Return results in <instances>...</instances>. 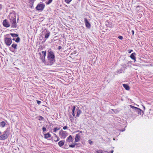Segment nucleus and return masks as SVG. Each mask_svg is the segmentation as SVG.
Masks as SVG:
<instances>
[{
  "mask_svg": "<svg viewBox=\"0 0 153 153\" xmlns=\"http://www.w3.org/2000/svg\"><path fill=\"white\" fill-rule=\"evenodd\" d=\"M47 59L51 65L55 61V56L53 51L51 49H49L48 51Z\"/></svg>",
  "mask_w": 153,
  "mask_h": 153,
  "instance_id": "1",
  "label": "nucleus"
},
{
  "mask_svg": "<svg viewBox=\"0 0 153 153\" xmlns=\"http://www.w3.org/2000/svg\"><path fill=\"white\" fill-rule=\"evenodd\" d=\"M75 112L76 114L75 117H79L82 113V111L79 107L76 106H74L72 109V114L74 117L75 116Z\"/></svg>",
  "mask_w": 153,
  "mask_h": 153,
  "instance_id": "2",
  "label": "nucleus"
},
{
  "mask_svg": "<svg viewBox=\"0 0 153 153\" xmlns=\"http://www.w3.org/2000/svg\"><path fill=\"white\" fill-rule=\"evenodd\" d=\"M10 134V130L8 128H7L3 132V134L0 136V140H5L8 137Z\"/></svg>",
  "mask_w": 153,
  "mask_h": 153,
  "instance_id": "3",
  "label": "nucleus"
},
{
  "mask_svg": "<svg viewBox=\"0 0 153 153\" xmlns=\"http://www.w3.org/2000/svg\"><path fill=\"white\" fill-rule=\"evenodd\" d=\"M129 106L132 108L133 111L134 112H136L138 115L140 114L142 115L143 114V111L140 109L131 105H129Z\"/></svg>",
  "mask_w": 153,
  "mask_h": 153,
  "instance_id": "4",
  "label": "nucleus"
},
{
  "mask_svg": "<svg viewBox=\"0 0 153 153\" xmlns=\"http://www.w3.org/2000/svg\"><path fill=\"white\" fill-rule=\"evenodd\" d=\"M39 59L43 63H45V57L46 56V51H42L41 53H39Z\"/></svg>",
  "mask_w": 153,
  "mask_h": 153,
  "instance_id": "5",
  "label": "nucleus"
},
{
  "mask_svg": "<svg viewBox=\"0 0 153 153\" xmlns=\"http://www.w3.org/2000/svg\"><path fill=\"white\" fill-rule=\"evenodd\" d=\"M45 5L44 4L41 3L37 4L36 7V9L39 12L43 11L45 7Z\"/></svg>",
  "mask_w": 153,
  "mask_h": 153,
  "instance_id": "6",
  "label": "nucleus"
},
{
  "mask_svg": "<svg viewBox=\"0 0 153 153\" xmlns=\"http://www.w3.org/2000/svg\"><path fill=\"white\" fill-rule=\"evenodd\" d=\"M5 43L7 46H10L12 43L11 38L8 37H5L4 39Z\"/></svg>",
  "mask_w": 153,
  "mask_h": 153,
  "instance_id": "7",
  "label": "nucleus"
},
{
  "mask_svg": "<svg viewBox=\"0 0 153 153\" xmlns=\"http://www.w3.org/2000/svg\"><path fill=\"white\" fill-rule=\"evenodd\" d=\"M122 66L120 69L118 70L117 71V73L118 74L121 73H124L125 69H126V65L125 64H122L121 65Z\"/></svg>",
  "mask_w": 153,
  "mask_h": 153,
  "instance_id": "8",
  "label": "nucleus"
},
{
  "mask_svg": "<svg viewBox=\"0 0 153 153\" xmlns=\"http://www.w3.org/2000/svg\"><path fill=\"white\" fill-rule=\"evenodd\" d=\"M67 134L66 131H60L59 132V134L60 135L61 138L62 139H65L67 136Z\"/></svg>",
  "mask_w": 153,
  "mask_h": 153,
  "instance_id": "9",
  "label": "nucleus"
},
{
  "mask_svg": "<svg viewBox=\"0 0 153 153\" xmlns=\"http://www.w3.org/2000/svg\"><path fill=\"white\" fill-rule=\"evenodd\" d=\"M9 17L10 22L16 20V16L15 14L11 13Z\"/></svg>",
  "mask_w": 153,
  "mask_h": 153,
  "instance_id": "10",
  "label": "nucleus"
},
{
  "mask_svg": "<svg viewBox=\"0 0 153 153\" xmlns=\"http://www.w3.org/2000/svg\"><path fill=\"white\" fill-rule=\"evenodd\" d=\"M84 20L86 27L88 28H90L91 27V25L89 22L88 21V19L85 18H84Z\"/></svg>",
  "mask_w": 153,
  "mask_h": 153,
  "instance_id": "11",
  "label": "nucleus"
},
{
  "mask_svg": "<svg viewBox=\"0 0 153 153\" xmlns=\"http://www.w3.org/2000/svg\"><path fill=\"white\" fill-rule=\"evenodd\" d=\"M81 135L80 133H79L76 134L75 139V142L76 143L79 142L80 139Z\"/></svg>",
  "mask_w": 153,
  "mask_h": 153,
  "instance_id": "12",
  "label": "nucleus"
},
{
  "mask_svg": "<svg viewBox=\"0 0 153 153\" xmlns=\"http://www.w3.org/2000/svg\"><path fill=\"white\" fill-rule=\"evenodd\" d=\"M3 26L5 27H9L10 26V24L7 21V20H4L3 22Z\"/></svg>",
  "mask_w": 153,
  "mask_h": 153,
  "instance_id": "13",
  "label": "nucleus"
},
{
  "mask_svg": "<svg viewBox=\"0 0 153 153\" xmlns=\"http://www.w3.org/2000/svg\"><path fill=\"white\" fill-rule=\"evenodd\" d=\"M11 24V27L14 28H16V21H14L10 22Z\"/></svg>",
  "mask_w": 153,
  "mask_h": 153,
  "instance_id": "14",
  "label": "nucleus"
},
{
  "mask_svg": "<svg viewBox=\"0 0 153 153\" xmlns=\"http://www.w3.org/2000/svg\"><path fill=\"white\" fill-rule=\"evenodd\" d=\"M66 141L69 142H72L73 138L71 135H69V136L68 137H67L66 139Z\"/></svg>",
  "mask_w": 153,
  "mask_h": 153,
  "instance_id": "15",
  "label": "nucleus"
},
{
  "mask_svg": "<svg viewBox=\"0 0 153 153\" xmlns=\"http://www.w3.org/2000/svg\"><path fill=\"white\" fill-rule=\"evenodd\" d=\"M136 55V53H133L131 54L130 55V58L134 60V61H135V59L136 57L135 56V55Z\"/></svg>",
  "mask_w": 153,
  "mask_h": 153,
  "instance_id": "16",
  "label": "nucleus"
},
{
  "mask_svg": "<svg viewBox=\"0 0 153 153\" xmlns=\"http://www.w3.org/2000/svg\"><path fill=\"white\" fill-rule=\"evenodd\" d=\"M64 141L63 140H61L58 142V145L60 147H61L64 145Z\"/></svg>",
  "mask_w": 153,
  "mask_h": 153,
  "instance_id": "17",
  "label": "nucleus"
},
{
  "mask_svg": "<svg viewBox=\"0 0 153 153\" xmlns=\"http://www.w3.org/2000/svg\"><path fill=\"white\" fill-rule=\"evenodd\" d=\"M123 87L127 90H129L130 88L129 86L127 84H123Z\"/></svg>",
  "mask_w": 153,
  "mask_h": 153,
  "instance_id": "18",
  "label": "nucleus"
},
{
  "mask_svg": "<svg viewBox=\"0 0 153 153\" xmlns=\"http://www.w3.org/2000/svg\"><path fill=\"white\" fill-rule=\"evenodd\" d=\"M44 136H45L44 137L45 138H48L51 137V135L49 133H47L46 134H44Z\"/></svg>",
  "mask_w": 153,
  "mask_h": 153,
  "instance_id": "19",
  "label": "nucleus"
},
{
  "mask_svg": "<svg viewBox=\"0 0 153 153\" xmlns=\"http://www.w3.org/2000/svg\"><path fill=\"white\" fill-rule=\"evenodd\" d=\"M60 128V127L59 126H57L54 128L53 129V132H56L57 131L59 130Z\"/></svg>",
  "mask_w": 153,
  "mask_h": 153,
  "instance_id": "20",
  "label": "nucleus"
},
{
  "mask_svg": "<svg viewBox=\"0 0 153 153\" xmlns=\"http://www.w3.org/2000/svg\"><path fill=\"white\" fill-rule=\"evenodd\" d=\"M6 125L5 122L3 121L0 122V125L2 128L4 127Z\"/></svg>",
  "mask_w": 153,
  "mask_h": 153,
  "instance_id": "21",
  "label": "nucleus"
},
{
  "mask_svg": "<svg viewBox=\"0 0 153 153\" xmlns=\"http://www.w3.org/2000/svg\"><path fill=\"white\" fill-rule=\"evenodd\" d=\"M50 33L49 32H47L45 35V38L46 39H48L50 35Z\"/></svg>",
  "mask_w": 153,
  "mask_h": 153,
  "instance_id": "22",
  "label": "nucleus"
},
{
  "mask_svg": "<svg viewBox=\"0 0 153 153\" xmlns=\"http://www.w3.org/2000/svg\"><path fill=\"white\" fill-rule=\"evenodd\" d=\"M10 35L13 37H16L18 36V35L17 34L10 33Z\"/></svg>",
  "mask_w": 153,
  "mask_h": 153,
  "instance_id": "23",
  "label": "nucleus"
},
{
  "mask_svg": "<svg viewBox=\"0 0 153 153\" xmlns=\"http://www.w3.org/2000/svg\"><path fill=\"white\" fill-rule=\"evenodd\" d=\"M17 44H13L11 45V47L14 48V49H16L17 48Z\"/></svg>",
  "mask_w": 153,
  "mask_h": 153,
  "instance_id": "24",
  "label": "nucleus"
},
{
  "mask_svg": "<svg viewBox=\"0 0 153 153\" xmlns=\"http://www.w3.org/2000/svg\"><path fill=\"white\" fill-rule=\"evenodd\" d=\"M53 1V0H48L46 1L45 3L47 5H48L51 3Z\"/></svg>",
  "mask_w": 153,
  "mask_h": 153,
  "instance_id": "25",
  "label": "nucleus"
},
{
  "mask_svg": "<svg viewBox=\"0 0 153 153\" xmlns=\"http://www.w3.org/2000/svg\"><path fill=\"white\" fill-rule=\"evenodd\" d=\"M38 120H44V118L43 117L41 116H39L38 117Z\"/></svg>",
  "mask_w": 153,
  "mask_h": 153,
  "instance_id": "26",
  "label": "nucleus"
},
{
  "mask_svg": "<svg viewBox=\"0 0 153 153\" xmlns=\"http://www.w3.org/2000/svg\"><path fill=\"white\" fill-rule=\"evenodd\" d=\"M20 41V38L19 37H17L16 39L15 40V41L16 42H19Z\"/></svg>",
  "mask_w": 153,
  "mask_h": 153,
  "instance_id": "27",
  "label": "nucleus"
},
{
  "mask_svg": "<svg viewBox=\"0 0 153 153\" xmlns=\"http://www.w3.org/2000/svg\"><path fill=\"white\" fill-rule=\"evenodd\" d=\"M72 0H65V1L66 3L68 4Z\"/></svg>",
  "mask_w": 153,
  "mask_h": 153,
  "instance_id": "28",
  "label": "nucleus"
},
{
  "mask_svg": "<svg viewBox=\"0 0 153 153\" xmlns=\"http://www.w3.org/2000/svg\"><path fill=\"white\" fill-rule=\"evenodd\" d=\"M118 38L121 40H122L123 39V37L121 36H119L118 37Z\"/></svg>",
  "mask_w": 153,
  "mask_h": 153,
  "instance_id": "29",
  "label": "nucleus"
},
{
  "mask_svg": "<svg viewBox=\"0 0 153 153\" xmlns=\"http://www.w3.org/2000/svg\"><path fill=\"white\" fill-rule=\"evenodd\" d=\"M69 146L71 148H74L75 147L74 144L70 145H69Z\"/></svg>",
  "mask_w": 153,
  "mask_h": 153,
  "instance_id": "30",
  "label": "nucleus"
},
{
  "mask_svg": "<svg viewBox=\"0 0 153 153\" xmlns=\"http://www.w3.org/2000/svg\"><path fill=\"white\" fill-rule=\"evenodd\" d=\"M69 118L70 119V120L71 122L72 121L74 120V118H73L72 117L71 115H70Z\"/></svg>",
  "mask_w": 153,
  "mask_h": 153,
  "instance_id": "31",
  "label": "nucleus"
},
{
  "mask_svg": "<svg viewBox=\"0 0 153 153\" xmlns=\"http://www.w3.org/2000/svg\"><path fill=\"white\" fill-rule=\"evenodd\" d=\"M46 128L45 127H43L42 128V130L43 132L45 131H46Z\"/></svg>",
  "mask_w": 153,
  "mask_h": 153,
  "instance_id": "32",
  "label": "nucleus"
},
{
  "mask_svg": "<svg viewBox=\"0 0 153 153\" xmlns=\"http://www.w3.org/2000/svg\"><path fill=\"white\" fill-rule=\"evenodd\" d=\"M37 103L39 105L41 103V102L39 100H37Z\"/></svg>",
  "mask_w": 153,
  "mask_h": 153,
  "instance_id": "33",
  "label": "nucleus"
},
{
  "mask_svg": "<svg viewBox=\"0 0 153 153\" xmlns=\"http://www.w3.org/2000/svg\"><path fill=\"white\" fill-rule=\"evenodd\" d=\"M68 128V127L66 126H64L63 127V128L64 130H66V129Z\"/></svg>",
  "mask_w": 153,
  "mask_h": 153,
  "instance_id": "34",
  "label": "nucleus"
},
{
  "mask_svg": "<svg viewBox=\"0 0 153 153\" xmlns=\"http://www.w3.org/2000/svg\"><path fill=\"white\" fill-rule=\"evenodd\" d=\"M62 47L61 46H59L58 47V50H60V49H61L62 48Z\"/></svg>",
  "mask_w": 153,
  "mask_h": 153,
  "instance_id": "35",
  "label": "nucleus"
},
{
  "mask_svg": "<svg viewBox=\"0 0 153 153\" xmlns=\"http://www.w3.org/2000/svg\"><path fill=\"white\" fill-rule=\"evenodd\" d=\"M125 128H124V129H123V130H120V131H122V132H123V131H125Z\"/></svg>",
  "mask_w": 153,
  "mask_h": 153,
  "instance_id": "36",
  "label": "nucleus"
},
{
  "mask_svg": "<svg viewBox=\"0 0 153 153\" xmlns=\"http://www.w3.org/2000/svg\"><path fill=\"white\" fill-rule=\"evenodd\" d=\"M10 49L11 51H12L13 52H14V51L13 50H12V49L10 47Z\"/></svg>",
  "mask_w": 153,
  "mask_h": 153,
  "instance_id": "37",
  "label": "nucleus"
},
{
  "mask_svg": "<svg viewBox=\"0 0 153 153\" xmlns=\"http://www.w3.org/2000/svg\"><path fill=\"white\" fill-rule=\"evenodd\" d=\"M131 32L132 33V35H133L134 34V30H132Z\"/></svg>",
  "mask_w": 153,
  "mask_h": 153,
  "instance_id": "38",
  "label": "nucleus"
},
{
  "mask_svg": "<svg viewBox=\"0 0 153 153\" xmlns=\"http://www.w3.org/2000/svg\"><path fill=\"white\" fill-rule=\"evenodd\" d=\"M89 143L90 144H91V143H92V142L91 140H89L88 141Z\"/></svg>",
  "mask_w": 153,
  "mask_h": 153,
  "instance_id": "39",
  "label": "nucleus"
},
{
  "mask_svg": "<svg viewBox=\"0 0 153 153\" xmlns=\"http://www.w3.org/2000/svg\"><path fill=\"white\" fill-rule=\"evenodd\" d=\"M74 146H75L77 145L78 144V143H76H76H74Z\"/></svg>",
  "mask_w": 153,
  "mask_h": 153,
  "instance_id": "40",
  "label": "nucleus"
},
{
  "mask_svg": "<svg viewBox=\"0 0 153 153\" xmlns=\"http://www.w3.org/2000/svg\"><path fill=\"white\" fill-rule=\"evenodd\" d=\"M132 51H133V50H129V51L128 53H130Z\"/></svg>",
  "mask_w": 153,
  "mask_h": 153,
  "instance_id": "41",
  "label": "nucleus"
},
{
  "mask_svg": "<svg viewBox=\"0 0 153 153\" xmlns=\"http://www.w3.org/2000/svg\"><path fill=\"white\" fill-rule=\"evenodd\" d=\"M111 153H113V152H114V151L113 150H111ZM107 153H110L109 152H108Z\"/></svg>",
  "mask_w": 153,
  "mask_h": 153,
  "instance_id": "42",
  "label": "nucleus"
},
{
  "mask_svg": "<svg viewBox=\"0 0 153 153\" xmlns=\"http://www.w3.org/2000/svg\"><path fill=\"white\" fill-rule=\"evenodd\" d=\"M30 1L33 2L34 1H36V0H30Z\"/></svg>",
  "mask_w": 153,
  "mask_h": 153,
  "instance_id": "43",
  "label": "nucleus"
},
{
  "mask_svg": "<svg viewBox=\"0 0 153 153\" xmlns=\"http://www.w3.org/2000/svg\"><path fill=\"white\" fill-rule=\"evenodd\" d=\"M59 137H58V139L57 140L55 141L56 142H57L59 140Z\"/></svg>",
  "mask_w": 153,
  "mask_h": 153,
  "instance_id": "44",
  "label": "nucleus"
},
{
  "mask_svg": "<svg viewBox=\"0 0 153 153\" xmlns=\"http://www.w3.org/2000/svg\"><path fill=\"white\" fill-rule=\"evenodd\" d=\"M12 40H13L15 41V40H16V39H15V38H13V39H12Z\"/></svg>",
  "mask_w": 153,
  "mask_h": 153,
  "instance_id": "45",
  "label": "nucleus"
},
{
  "mask_svg": "<svg viewBox=\"0 0 153 153\" xmlns=\"http://www.w3.org/2000/svg\"><path fill=\"white\" fill-rule=\"evenodd\" d=\"M1 134H2L1 132V131H0V135Z\"/></svg>",
  "mask_w": 153,
  "mask_h": 153,
  "instance_id": "46",
  "label": "nucleus"
},
{
  "mask_svg": "<svg viewBox=\"0 0 153 153\" xmlns=\"http://www.w3.org/2000/svg\"><path fill=\"white\" fill-rule=\"evenodd\" d=\"M80 133H82V131H80Z\"/></svg>",
  "mask_w": 153,
  "mask_h": 153,
  "instance_id": "47",
  "label": "nucleus"
},
{
  "mask_svg": "<svg viewBox=\"0 0 153 153\" xmlns=\"http://www.w3.org/2000/svg\"><path fill=\"white\" fill-rule=\"evenodd\" d=\"M79 131H76V132H79Z\"/></svg>",
  "mask_w": 153,
  "mask_h": 153,
  "instance_id": "48",
  "label": "nucleus"
},
{
  "mask_svg": "<svg viewBox=\"0 0 153 153\" xmlns=\"http://www.w3.org/2000/svg\"><path fill=\"white\" fill-rule=\"evenodd\" d=\"M54 135H55V136H56V137H57V136L55 134H54Z\"/></svg>",
  "mask_w": 153,
  "mask_h": 153,
  "instance_id": "49",
  "label": "nucleus"
},
{
  "mask_svg": "<svg viewBox=\"0 0 153 153\" xmlns=\"http://www.w3.org/2000/svg\"><path fill=\"white\" fill-rule=\"evenodd\" d=\"M143 108L145 109V107L143 106Z\"/></svg>",
  "mask_w": 153,
  "mask_h": 153,
  "instance_id": "50",
  "label": "nucleus"
},
{
  "mask_svg": "<svg viewBox=\"0 0 153 153\" xmlns=\"http://www.w3.org/2000/svg\"><path fill=\"white\" fill-rule=\"evenodd\" d=\"M8 35H9V34H7L6 36H7Z\"/></svg>",
  "mask_w": 153,
  "mask_h": 153,
  "instance_id": "51",
  "label": "nucleus"
},
{
  "mask_svg": "<svg viewBox=\"0 0 153 153\" xmlns=\"http://www.w3.org/2000/svg\"><path fill=\"white\" fill-rule=\"evenodd\" d=\"M113 140H115V139H114V138H113Z\"/></svg>",
  "mask_w": 153,
  "mask_h": 153,
  "instance_id": "52",
  "label": "nucleus"
},
{
  "mask_svg": "<svg viewBox=\"0 0 153 153\" xmlns=\"http://www.w3.org/2000/svg\"><path fill=\"white\" fill-rule=\"evenodd\" d=\"M99 153V152H98V153Z\"/></svg>",
  "mask_w": 153,
  "mask_h": 153,
  "instance_id": "53",
  "label": "nucleus"
}]
</instances>
